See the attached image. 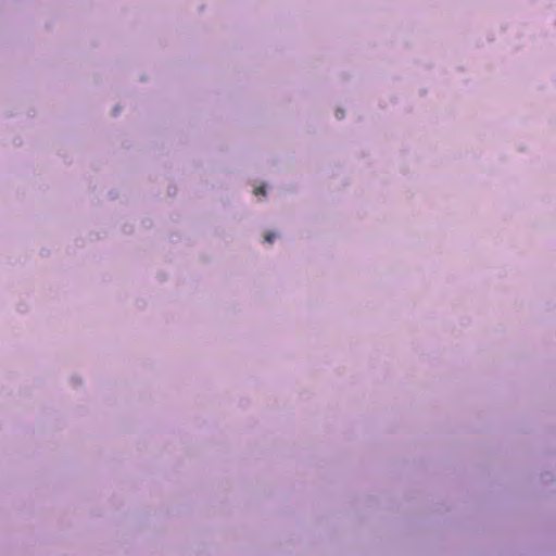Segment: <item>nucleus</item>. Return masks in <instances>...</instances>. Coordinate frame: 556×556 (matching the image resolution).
<instances>
[{"label": "nucleus", "instance_id": "f257e3e1", "mask_svg": "<svg viewBox=\"0 0 556 556\" xmlns=\"http://www.w3.org/2000/svg\"><path fill=\"white\" fill-rule=\"evenodd\" d=\"M254 193H255L256 195H258V194H263V195H264V194H265V188H264L263 186H261V187H256V188L254 189Z\"/></svg>", "mask_w": 556, "mask_h": 556}, {"label": "nucleus", "instance_id": "f03ea898", "mask_svg": "<svg viewBox=\"0 0 556 556\" xmlns=\"http://www.w3.org/2000/svg\"><path fill=\"white\" fill-rule=\"evenodd\" d=\"M274 238H275L274 233H268L265 236V240L269 243H271L274 241Z\"/></svg>", "mask_w": 556, "mask_h": 556}]
</instances>
